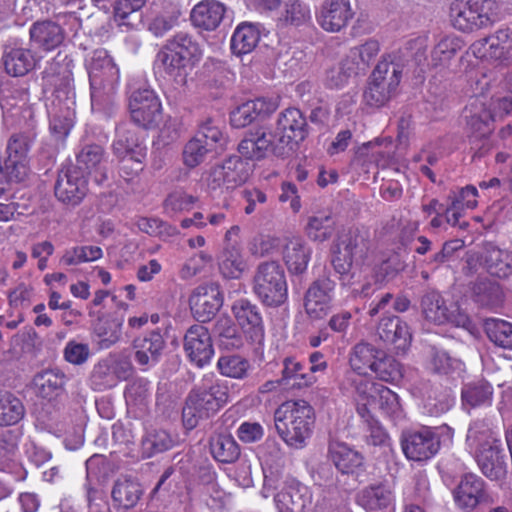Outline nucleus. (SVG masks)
Masks as SVG:
<instances>
[{"mask_svg": "<svg viewBox=\"0 0 512 512\" xmlns=\"http://www.w3.org/2000/svg\"><path fill=\"white\" fill-rule=\"evenodd\" d=\"M201 58L198 42L186 32H179L168 39L156 56L165 74L180 86L186 85L188 75Z\"/></svg>", "mask_w": 512, "mask_h": 512, "instance_id": "f257e3e1", "label": "nucleus"}, {"mask_svg": "<svg viewBox=\"0 0 512 512\" xmlns=\"http://www.w3.org/2000/svg\"><path fill=\"white\" fill-rule=\"evenodd\" d=\"M314 408L305 400L283 402L274 412V424L280 438L290 447L302 448L315 424Z\"/></svg>", "mask_w": 512, "mask_h": 512, "instance_id": "f03ea898", "label": "nucleus"}, {"mask_svg": "<svg viewBox=\"0 0 512 512\" xmlns=\"http://www.w3.org/2000/svg\"><path fill=\"white\" fill-rule=\"evenodd\" d=\"M228 388L219 380L205 379L186 397L182 408V422L187 430L194 429L201 420L213 417L228 401Z\"/></svg>", "mask_w": 512, "mask_h": 512, "instance_id": "7ed1b4c3", "label": "nucleus"}, {"mask_svg": "<svg viewBox=\"0 0 512 512\" xmlns=\"http://www.w3.org/2000/svg\"><path fill=\"white\" fill-rule=\"evenodd\" d=\"M92 109L109 110L114 104L119 68L104 49L94 51L88 65Z\"/></svg>", "mask_w": 512, "mask_h": 512, "instance_id": "20e7f679", "label": "nucleus"}, {"mask_svg": "<svg viewBox=\"0 0 512 512\" xmlns=\"http://www.w3.org/2000/svg\"><path fill=\"white\" fill-rule=\"evenodd\" d=\"M497 12L496 0H454L450 5V21L456 30L472 33L492 25Z\"/></svg>", "mask_w": 512, "mask_h": 512, "instance_id": "39448f33", "label": "nucleus"}, {"mask_svg": "<svg viewBox=\"0 0 512 512\" xmlns=\"http://www.w3.org/2000/svg\"><path fill=\"white\" fill-rule=\"evenodd\" d=\"M403 73V65L393 59H383L373 70L363 97L367 105L384 106L397 93Z\"/></svg>", "mask_w": 512, "mask_h": 512, "instance_id": "423d86ee", "label": "nucleus"}, {"mask_svg": "<svg viewBox=\"0 0 512 512\" xmlns=\"http://www.w3.org/2000/svg\"><path fill=\"white\" fill-rule=\"evenodd\" d=\"M253 291L269 307H278L287 299V282L283 267L277 261L260 263L253 278Z\"/></svg>", "mask_w": 512, "mask_h": 512, "instance_id": "0eeeda50", "label": "nucleus"}, {"mask_svg": "<svg viewBox=\"0 0 512 512\" xmlns=\"http://www.w3.org/2000/svg\"><path fill=\"white\" fill-rule=\"evenodd\" d=\"M275 133L278 137L275 156H288L308 135L306 118L299 109L288 108L279 115Z\"/></svg>", "mask_w": 512, "mask_h": 512, "instance_id": "6e6552de", "label": "nucleus"}, {"mask_svg": "<svg viewBox=\"0 0 512 512\" xmlns=\"http://www.w3.org/2000/svg\"><path fill=\"white\" fill-rule=\"evenodd\" d=\"M332 276V272L324 267L305 292L304 309L311 320H321L331 311L337 285Z\"/></svg>", "mask_w": 512, "mask_h": 512, "instance_id": "1a4fd4ad", "label": "nucleus"}, {"mask_svg": "<svg viewBox=\"0 0 512 512\" xmlns=\"http://www.w3.org/2000/svg\"><path fill=\"white\" fill-rule=\"evenodd\" d=\"M421 312L424 318L437 325L451 323L458 327L469 324L468 315L461 311L456 303L447 305L442 295L436 290H427L421 297Z\"/></svg>", "mask_w": 512, "mask_h": 512, "instance_id": "9d476101", "label": "nucleus"}, {"mask_svg": "<svg viewBox=\"0 0 512 512\" xmlns=\"http://www.w3.org/2000/svg\"><path fill=\"white\" fill-rule=\"evenodd\" d=\"M366 251V240L357 229L342 234L335 246L331 261L335 272L340 275L349 273L354 263L363 261Z\"/></svg>", "mask_w": 512, "mask_h": 512, "instance_id": "9b49d317", "label": "nucleus"}, {"mask_svg": "<svg viewBox=\"0 0 512 512\" xmlns=\"http://www.w3.org/2000/svg\"><path fill=\"white\" fill-rule=\"evenodd\" d=\"M247 178V163L240 156L233 155L211 167L206 184L211 191L230 190L244 183Z\"/></svg>", "mask_w": 512, "mask_h": 512, "instance_id": "f8f14e48", "label": "nucleus"}, {"mask_svg": "<svg viewBox=\"0 0 512 512\" xmlns=\"http://www.w3.org/2000/svg\"><path fill=\"white\" fill-rule=\"evenodd\" d=\"M54 192L59 201L76 206L81 203L88 192L87 177L79 167L65 166L58 172Z\"/></svg>", "mask_w": 512, "mask_h": 512, "instance_id": "ddd939ff", "label": "nucleus"}, {"mask_svg": "<svg viewBox=\"0 0 512 512\" xmlns=\"http://www.w3.org/2000/svg\"><path fill=\"white\" fill-rule=\"evenodd\" d=\"M401 447L407 459L421 462L432 458L439 451L440 440L432 428L424 427L419 431L403 433Z\"/></svg>", "mask_w": 512, "mask_h": 512, "instance_id": "4468645a", "label": "nucleus"}, {"mask_svg": "<svg viewBox=\"0 0 512 512\" xmlns=\"http://www.w3.org/2000/svg\"><path fill=\"white\" fill-rule=\"evenodd\" d=\"M129 108L132 121L139 127L149 129L160 120L161 103L152 89L134 91L130 96Z\"/></svg>", "mask_w": 512, "mask_h": 512, "instance_id": "2eb2a0df", "label": "nucleus"}, {"mask_svg": "<svg viewBox=\"0 0 512 512\" xmlns=\"http://www.w3.org/2000/svg\"><path fill=\"white\" fill-rule=\"evenodd\" d=\"M231 311L246 339L261 345L265 338V327L260 308L246 298L236 300Z\"/></svg>", "mask_w": 512, "mask_h": 512, "instance_id": "dca6fc26", "label": "nucleus"}, {"mask_svg": "<svg viewBox=\"0 0 512 512\" xmlns=\"http://www.w3.org/2000/svg\"><path fill=\"white\" fill-rule=\"evenodd\" d=\"M355 390L359 396L368 398L370 406L378 408L389 417H399L401 414V404L398 395L388 387L367 381L363 378L353 379Z\"/></svg>", "mask_w": 512, "mask_h": 512, "instance_id": "f3484780", "label": "nucleus"}, {"mask_svg": "<svg viewBox=\"0 0 512 512\" xmlns=\"http://www.w3.org/2000/svg\"><path fill=\"white\" fill-rule=\"evenodd\" d=\"M193 317L199 322L210 321L223 305V294L217 283L200 285L189 297Z\"/></svg>", "mask_w": 512, "mask_h": 512, "instance_id": "a211bd4d", "label": "nucleus"}, {"mask_svg": "<svg viewBox=\"0 0 512 512\" xmlns=\"http://www.w3.org/2000/svg\"><path fill=\"white\" fill-rule=\"evenodd\" d=\"M184 350L197 366L208 364L214 355L212 335L208 328L201 324L189 327L184 336Z\"/></svg>", "mask_w": 512, "mask_h": 512, "instance_id": "6ab92c4d", "label": "nucleus"}, {"mask_svg": "<svg viewBox=\"0 0 512 512\" xmlns=\"http://www.w3.org/2000/svg\"><path fill=\"white\" fill-rule=\"evenodd\" d=\"M165 345V340L158 330L134 338L131 347L135 362L143 371L148 370L160 361Z\"/></svg>", "mask_w": 512, "mask_h": 512, "instance_id": "aec40b11", "label": "nucleus"}, {"mask_svg": "<svg viewBox=\"0 0 512 512\" xmlns=\"http://www.w3.org/2000/svg\"><path fill=\"white\" fill-rule=\"evenodd\" d=\"M274 501L279 512H306L312 504V492L308 486L291 479L275 495Z\"/></svg>", "mask_w": 512, "mask_h": 512, "instance_id": "412c9836", "label": "nucleus"}, {"mask_svg": "<svg viewBox=\"0 0 512 512\" xmlns=\"http://www.w3.org/2000/svg\"><path fill=\"white\" fill-rule=\"evenodd\" d=\"M453 495L455 503L462 509L473 510L479 504L489 502L485 482L473 473H466L461 477Z\"/></svg>", "mask_w": 512, "mask_h": 512, "instance_id": "4be33fe9", "label": "nucleus"}, {"mask_svg": "<svg viewBox=\"0 0 512 512\" xmlns=\"http://www.w3.org/2000/svg\"><path fill=\"white\" fill-rule=\"evenodd\" d=\"M350 0H324L317 14V22L327 32H339L352 19Z\"/></svg>", "mask_w": 512, "mask_h": 512, "instance_id": "5701e85b", "label": "nucleus"}, {"mask_svg": "<svg viewBox=\"0 0 512 512\" xmlns=\"http://www.w3.org/2000/svg\"><path fill=\"white\" fill-rule=\"evenodd\" d=\"M469 292L471 300L480 308L496 311L505 301L502 286L487 277H479L470 282Z\"/></svg>", "mask_w": 512, "mask_h": 512, "instance_id": "b1692460", "label": "nucleus"}, {"mask_svg": "<svg viewBox=\"0 0 512 512\" xmlns=\"http://www.w3.org/2000/svg\"><path fill=\"white\" fill-rule=\"evenodd\" d=\"M277 109L275 101L256 98L237 106L230 113V123L234 128H244L253 122L263 119Z\"/></svg>", "mask_w": 512, "mask_h": 512, "instance_id": "393cba45", "label": "nucleus"}, {"mask_svg": "<svg viewBox=\"0 0 512 512\" xmlns=\"http://www.w3.org/2000/svg\"><path fill=\"white\" fill-rule=\"evenodd\" d=\"M141 484L132 477H119L111 490L112 507L116 512L133 510L143 496Z\"/></svg>", "mask_w": 512, "mask_h": 512, "instance_id": "a878e982", "label": "nucleus"}, {"mask_svg": "<svg viewBox=\"0 0 512 512\" xmlns=\"http://www.w3.org/2000/svg\"><path fill=\"white\" fill-rule=\"evenodd\" d=\"M377 334L382 341L392 345L397 353L405 352L412 338L408 325L397 316L383 317L378 324Z\"/></svg>", "mask_w": 512, "mask_h": 512, "instance_id": "bb28decb", "label": "nucleus"}, {"mask_svg": "<svg viewBox=\"0 0 512 512\" xmlns=\"http://www.w3.org/2000/svg\"><path fill=\"white\" fill-rule=\"evenodd\" d=\"M124 319L116 313L102 314L92 324V335L100 349H109L122 336Z\"/></svg>", "mask_w": 512, "mask_h": 512, "instance_id": "cd10ccee", "label": "nucleus"}, {"mask_svg": "<svg viewBox=\"0 0 512 512\" xmlns=\"http://www.w3.org/2000/svg\"><path fill=\"white\" fill-rule=\"evenodd\" d=\"M31 42L43 51H52L61 46L66 38V30L54 20L33 23L29 29Z\"/></svg>", "mask_w": 512, "mask_h": 512, "instance_id": "c85d7f7f", "label": "nucleus"}, {"mask_svg": "<svg viewBox=\"0 0 512 512\" xmlns=\"http://www.w3.org/2000/svg\"><path fill=\"white\" fill-rule=\"evenodd\" d=\"M226 12L223 3L217 0H202L190 13L192 25L200 30L214 31L221 24Z\"/></svg>", "mask_w": 512, "mask_h": 512, "instance_id": "c756f323", "label": "nucleus"}, {"mask_svg": "<svg viewBox=\"0 0 512 512\" xmlns=\"http://www.w3.org/2000/svg\"><path fill=\"white\" fill-rule=\"evenodd\" d=\"M475 457L478 467L487 478L500 480L506 475L507 463L501 442L477 451Z\"/></svg>", "mask_w": 512, "mask_h": 512, "instance_id": "7c9ffc66", "label": "nucleus"}, {"mask_svg": "<svg viewBox=\"0 0 512 512\" xmlns=\"http://www.w3.org/2000/svg\"><path fill=\"white\" fill-rule=\"evenodd\" d=\"M105 151L102 146L97 144L85 145L77 154V164L74 167H79L80 171L84 174H92L93 180L101 185L107 180V174L102 167Z\"/></svg>", "mask_w": 512, "mask_h": 512, "instance_id": "2f4dec72", "label": "nucleus"}, {"mask_svg": "<svg viewBox=\"0 0 512 512\" xmlns=\"http://www.w3.org/2000/svg\"><path fill=\"white\" fill-rule=\"evenodd\" d=\"M494 390L492 385L478 379L465 383L461 389L462 407L466 411L492 405Z\"/></svg>", "mask_w": 512, "mask_h": 512, "instance_id": "473e14b6", "label": "nucleus"}, {"mask_svg": "<svg viewBox=\"0 0 512 512\" xmlns=\"http://www.w3.org/2000/svg\"><path fill=\"white\" fill-rule=\"evenodd\" d=\"M2 62L6 73L13 77L26 75L36 65L35 56L30 49L15 46L5 47Z\"/></svg>", "mask_w": 512, "mask_h": 512, "instance_id": "72a5a7b5", "label": "nucleus"}, {"mask_svg": "<svg viewBox=\"0 0 512 512\" xmlns=\"http://www.w3.org/2000/svg\"><path fill=\"white\" fill-rule=\"evenodd\" d=\"M329 456L343 474H352L363 466L362 454L344 442L332 441L329 444Z\"/></svg>", "mask_w": 512, "mask_h": 512, "instance_id": "f704fd0d", "label": "nucleus"}, {"mask_svg": "<svg viewBox=\"0 0 512 512\" xmlns=\"http://www.w3.org/2000/svg\"><path fill=\"white\" fill-rule=\"evenodd\" d=\"M211 335L223 349L233 350L243 346V338L238 325L227 315H221L216 319Z\"/></svg>", "mask_w": 512, "mask_h": 512, "instance_id": "c9c22d12", "label": "nucleus"}, {"mask_svg": "<svg viewBox=\"0 0 512 512\" xmlns=\"http://www.w3.org/2000/svg\"><path fill=\"white\" fill-rule=\"evenodd\" d=\"M487 55L502 64L512 63V29L504 27L484 38Z\"/></svg>", "mask_w": 512, "mask_h": 512, "instance_id": "e433bc0d", "label": "nucleus"}, {"mask_svg": "<svg viewBox=\"0 0 512 512\" xmlns=\"http://www.w3.org/2000/svg\"><path fill=\"white\" fill-rule=\"evenodd\" d=\"M463 48V41L454 35L441 38L431 51V60L428 65L437 71L449 68L450 61Z\"/></svg>", "mask_w": 512, "mask_h": 512, "instance_id": "4c0bfd02", "label": "nucleus"}, {"mask_svg": "<svg viewBox=\"0 0 512 512\" xmlns=\"http://www.w3.org/2000/svg\"><path fill=\"white\" fill-rule=\"evenodd\" d=\"M381 351L382 350L365 341L357 343L352 348L349 363L353 371L358 373L357 376L352 375V377L349 378L354 387L353 379L358 377L362 378L361 375L366 374L367 370L371 371Z\"/></svg>", "mask_w": 512, "mask_h": 512, "instance_id": "58836bf2", "label": "nucleus"}, {"mask_svg": "<svg viewBox=\"0 0 512 512\" xmlns=\"http://www.w3.org/2000/svg\"><path fill=\"white\" fill-rule=\"evenodd\" d=\"M470 114L466 115L467 127L470 132V138L477 140L478 138L490 136L494 130V122L497 121L491 111L485 105L480 107H471Z\"/></svg>", "mask_w": 512, "mask_h": 512, "instance_id": "ea45409f", "label": "nucleus"}, {"mask_svg": "<svg viewBox=\"0 0 512 512\" xmlns=\"http://www.w3.org/2000/svg\"><path fill=\"white\" fill-rule=\"evenodd\" d=\"M486 271L498 278L512 275V254L495 246L486 248L482 257Z\"/></svg>", "mask_w": 512, "mask_h": 512, "instance_id": "a19ab883", "label": "nucleus"}, {"mask_svg": "<svg viewBox=\"0 0 512 512\" xmlns=\"http://www.w3.org/2000/svg\"><path fill=\"white\" fill-rule=\"evenodd\" d=\"M356 500L366 510H380L389 506L392 501V492L385 484H373L362 489L357 494Z\"/></svg>", "mask_w": 512, "mask_h": 512, "instance_id": "79ce46f5", "label": "nucleus"}, {"mask_svg": "<svg viewBox=\"0 0 512 512\" xmlns=\"http://www.w3.org/2000/svg\"><path fill=\"white\" fill-rule=\"evenodd\" d=\"M280 382L283 385H290L291 388H305L316 382L314 375L305 371L304 366L292 357L283 360V370Z\"/></svg>", "mask_w": 512, "mask_h": 512, "instance_id": "37998d69", "label": "nucleus"}, {"mask_svg": "<svg viewBox=\"0 0 512 512\" xmlns=\"http://www.w3.org/2000/svg\"><path fill=\"white\" fill-rule=\"evenodd\" d=\"M66 380L62 371L51 369L37 374L34 378V385L41 397L50 400L63 392Z\"/></svg>", "mask_w": 512, "mask_h": 512, "instance_id": "c03bdc74", "label": "nucleus"}, {"mask_svg": "<svg viewBox=\"0 0 512 512\" xmlns=\"http://www.w3.org/2000/svg\"><path fill=\"white\" fill-rule=\"evenodd\" d=\"M311 250L300 239L290 240L284 249V261L293 274H302L308 266Z\"/></svg>", "mask_w": 512, "mask_h": 512, "instance_id": "a18cd8bd", "label": "nucleus"}, {"mask_svg": "<svg viewBox=\"0 0 512 512\" xmlns=\"http://www.w3.org/2000/svg\"><path fill=\"white\" fill-rule=\"evenodd\" d=\"M210 452L221 463H233L240 456V449L230 434H216L210 438Z\"/></svg>", "mask_w": 512, "mask_h": 512, "instance_id": "49530a36", "label": "nucleus"}, {"mask_svg": "<svg viewBox=\"0 0 512 512\" xmlns=\"http://www.w3.org/2000/svg\"><path fill=\"white\" fill-rule=\"evenodd\" d=\"M260 40V32L256 26L249 23L239 25L231 38V50L236 55L252 52Z\"/></svg>", "mask_w": 512, "mask_h": 512, "instance_id": "de8ad7c7", "label": "nucleus"}, {"mask_svg": "<svg viewBox=\"0 0 512 512\" xmlns=\"http://www.w3.org/2000/svg\"><path fill=\"white\" fill-rule=\"evenodd\" d=\"M380 51L378 41L370 39L365 43L352 47L346 58L359 73H365Z\"/></svg>", "mask_w": 512, "mask_h": 512, "instance_id": "09e8293b", "label": "nucleus"}, {"mask_svg": "<svg viewBox=\"0 0 512 512\" xmlns=\"http://www.w3.org/2000/svg\"><path fill=\"white\" fill-rule=\"evenodd\" d=\"M225 278L238 279L246 269V261L238 243L226 245L219 265Z\"/></svg>", "mask_w": 512, "mask_h": 512, "instance_id": "8fccbe9b", "label": "nucleus"}, {"mask_svg": "<svg viewBox=\"0 0 512 512\" xmlns=\"http://www.w3.org/2000/svg\"><path fill=\"white\" fill-rule=\"evenodd\" d=\"M173 445L174 441L167 431L162 429L149 430L141 440L142 457L151 458L171 449Z\"/></svg>", "mask_w": 512, "mask_h": 512, "instance_id": "3c124183", "label": "nucleus"}, {"mask_svg": "<svg viewBox=\"0 0 512 512\" xmlns=\"http://www.w3.org/2000/svg\"><path fill=\"white\" fill-rule=\"evenodd\" d=\"M466 442L476 453L481 449H485V447L494 446L501 441L496 438L485 420H475L469 426Z\"/></svg>", "mask_w": 512, "mask_h": 512, "instance_id": "603ef678", "label": "nucleus"}, {"mask_svg": "<svg viewBox=\"0 0 512 512\" xmlns=\"http://www.w3.org/2000/svg\"><path fill=\"white\" fill-rule=\"evenodd\" d=\"M17 446L14 442L0 438V471L13 475L15 481H23L26 470L15 459Z\"/></svg>", "mask_w": 512, "mask_h": 512, "instance_id": "864d4df0", "label": "nucleus"}, {"mask_svg": "<svg viewBox=\"0 0 512 512\" xmlns=\"http://www.w3.org/2000/svg\"><path fill=\"white\" fill-rule=\"evenodd\" d=\"M25 415L22 401L8 391H0V426L17 424Z\"/></svg>", "mask_w": 512, "mask_h": 512, "instance_id": "5fc2aeb1", "label": "nucleus"}, {"mask_svg": "<svg viewBox=\"0 0 512 512\" xmlns=\"http://www.w3.org/2000/svg\"><path fill=\"white\" fill-rule=\"evenodd\" d=\"M335 230V220L331 212L323 211L309 217L306 232L313 241L324 242L329 239Z\"/></svg>", "mask_w": 512, "mask_h": 512, "instance_id": "6e6d98bb", "label": "nucleus"}, {"mask_svg": "<svg viewBox=\"0 0 512 512\" xmlns=\"http://www.w3.org/2000/svg\"><path fill=\"white\" fill-rule=\"evenodd\" d=\"M28 167L25 159L8 157L0 168V196L9 188V183H19L26 179Z\"/></svg>", "mask_w": 512, "mask_h": 512, "instance_id": "4d7b16f0", "label": "nucleus"}, {"mask_svg": "<svg viewBox=\"0 0 512 512\" xmlns=\"http://www.w3.org/2000/svg\"><path fill=\"white\" fill-rule=\"evenodd\" d=\"M217 369L225 377L243 380L248 377L251 364L239 354L223 355L217 361Z\"/></svg>", "mask_w": 512, "mask_h": 512, "instance_id": "13d9d810", "label": "nucleus"}, {"mask_svg": "<svg viewBox=\"0 0 512 512\" xmlns=\"http://www.w3.org/2000/svg\"><path fill=\"white\" fill-rule=\"evenodd\" d=\"M487 92L490 93L488 109L496 120H502L512 113V96L508 95L503 89L498 87L490 80L484 82Z\"/></svg>", "mask_w": 512, "mask_h": 512, "instance_id": "bf43d9fd", "label": "nucleus"}, {"mask_svg": "<svg viewBox=\"0 0 512 512\" xmlns=\"http://www.w3.org/2000/svg\"><path fill=\"white\" fill-rule=\"evenodd\" d=\"M484 330L491 342L504 349H512V323L489 318L484 321Z\"/></svg>", "mask_w": 512, "mask_h": 512, "instance_id": "052dcab7", "label": "nucleus"}, {"mask_svg": "<svg viewBox=\"0 0 512 512\" xmlns=\"http://www.w3.org/2000/svg\"><path fill=\"white\" fill-rule=\"evenodd\" d=\"M113 153L116 156L123 154H133L135 150H147L137 137L134 130L130 129L126 124H122L116 128V139L112 145Z\"/></svg>", "mask_w": 512, "mask_h": 512, "instance_id": "680f3d73", "label": "nucleus"}, {"mask_svg": "<svg viewBox=\"0 0 512 512\" xmlns=\"http://www.w3.org/2000/svg\"><path fill=\"white\" fill-rule=\"evenodd\" d=\"M371 371L384 382L394 383L402 378L400 363L384 351H381Z\"/></svg>", "mask_w": 512, "mask_h": 512, "instance_id": "e2e57ef3", "label": "nucleus"}, {"mask_svg": "<svg viewBox=\"0 0 512 512\" xmlns=\"http://www.w3.org/2000/svg\"><path fill=\"white\" fill-rule=\"evenodd\" d=\"M116 376L113 374V364L110 359L100 360L94 365L90 375V385L95 391H105L116 386Z\"/></svg>", "mask_w": 512, "mask_h": 512, "instance_id": "0e129e2a", "label": "nucleus"}, {"mask_svg": "<svg viewBox=\"0 0 512 512\" xmlns=\"http://www.w3.org/2000/svg\"><path fill=\"white\" fill-rule=\"evenodd\" d=\"M213 150L209 144L193 136L183 147V164L190 169L195 168L202 164Z\"/></svg>", "mask_w": 512, "mask_h": 512, "instance_id": "69168bd1", "label": "nucleus"}, {"mask_svg": "<svg viewBox=\"0 0 512 512\" xmlns=\"http://www.w3.org/2000/svg\"><path fill=\"white\" fill-rule=\"evenodd\" d=\"M311 19L310 8L301 0H288L285 2L281 20L286 25L301 26Z\"/></svg>", "mask_w": 512, "mask_h": 512, "instance_id": "338daca9", "label": "nucleus"}, {"mask_svg": "<svg viewBox=\"0 0 512 512\" xmlns=\"http://www.w3.org/2000/svg\"><path fill=\"white\" fill-rule=\"evenodd\" d=\"M34 140L32 131L13 133L7 142L8 157L26 159Z\"/></svg>", "mask_w": 512, "mask_h": 512, "instance_id": "774afa93", "label": "nucleus"}]
</instances>
